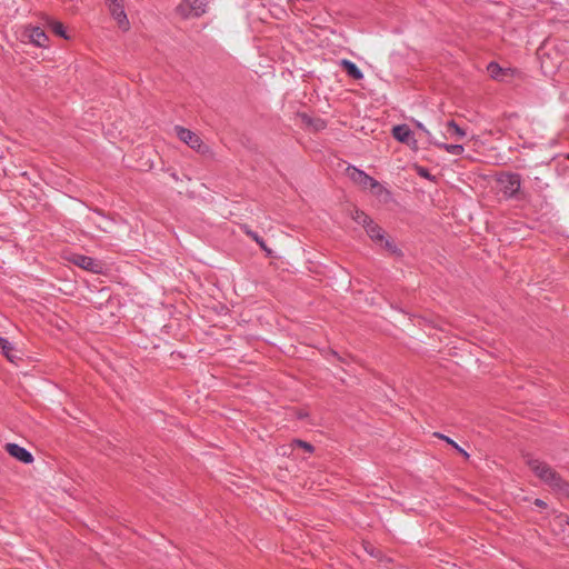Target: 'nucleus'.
Returning a JSON list of instances; mask_svg holds the SVG:
<instances>
[{
    "mask_svg": "<svg viewBox=\"0 0 569 569\" xmlns=\"http://www.w3.org/2000/svg\"><path fill=\"white\" fill-rule=\"evenodd\" d=\"M526 463L535 476L547 485L553 493L569 498V481L549 463L531 457L526 460Z\"/></svg>",
    "mask_w": 569,
    "mask_h": 569,
    "instance_id": "obj_1",
    "label": "nucleus"
},
{
    "mask_svg": "<svg viewBox=\"0 0 569 569\" xmlns=\"http://www.w3.org/2000/svg\"><path fill=\"white\" fill-rule=\"evenodd\" d=\"M174 131H176L178 138L182 142L188 144L191 149L196 150L198 153L207 154L210 152L209 147L207 144H204L202 142L201 138L193 131H191L187 128L180 127V126H177L174 128Z\"/></svg>",
    "mask_w": 569,
    "mask_h": 569,
    "instance_id": "obj_2",
    "label": "nucleus"
},
{
    "mask_svg": "<svg viewBox=\"0 0 569 569\" xmlns=\"http://www.w3.org/2000/svg\"><path fill=\"white\" fill-rule=\"evenodd\" d=\"M177 11L183 18L200 17L206 12V1L183 0L178 6Z\"/></svg>",
    "mask_w": 569,
    "mask_h": 569,
    "instance_id": "obj_3",
    "label": "nucleus"
},
{
    "mask_svg": "<svg viewBox=\"0 0 569 569\" xmlns=\"http://www.w3.org/2000/svg\"><path fill=\"white\" fill-rule=\"evenodd\" d=\"M500 189L507 197H516L520 192V177L515 173L500 172Z\"/></svg>",
    "mask_w": 569,
    "mask_h": 569,
    "instance_id": "obj_4",
    "label": "nucleus"
},
{
    "mask_svg": "<svg viewBox=\"0 0 569 569\" xmlns=\"http://www.w3.org/2000/svg\"><path fill=\"white\" fill-rule=\"evenodd\" d=\"M68 260L71 263L78 266L79 268L94 273H99L102 270V263L91 257H87L79 253H72L70 254Z\"/></svg>",
    "mask_w": 569,
    "mask_h": 569,
    "instance_id": "obj_5",
    "label": "nucleus"
},
{
    "mask_svg": "<svg viewBox=\"0 0 569 569\" xmlns=\"http://www.w3.org/2000/svg\"><path fill=\"white\" fill-rule=\"evenodd\" d=\"M348 171H349V176L351 178V180L359 184L360 187H362L363 189H368V188H379V182L377 180H375L373 178H371L370 176H368L367 173H365L363 171L361 170H358L356 168H348Z\"/></svg>",
    "mask_w": 569,
    "mask_h": 569,
    "instance_id": "obj_6",
    "label": "nucleus"
},
{
    "mask_svg": "<svg viewBox=\"0 0 569 569\" xmlns=\"http://www.w3.org/2000/svg\"><path fill=\"white\" fill-rule=\"evenodd\" d=\"M23 39H27L29 42L38 46L46 47L48 42V37L44 31L39 27H28L24 29L22 33Z\"/></svg>",
    "mask_w": 569,
    "mask_h": 569,
    "instance_id": "obj_7",
    "label": "nucleus"
},
{
    "mask_svg": "<svg viewBox=\"0 0 569 569\" xmlns=\"http://www.w3.org/2000/svg\"><path fill=\"white\" fill-rule=\"evenodd\" d=\"M523 77L520 71L511 67H501L500 66V83H505L507 86H518L522 81Z\"/></svg>",
    "mask_w": 569,
    "mask_h": 569,
    "instance_id": "obj_8",
    "label": "nucleus"
},
{
    "mask_svg": "<svg viewBox=\"0 0 569 569\" xmlns=\"http://www.w3.org/2000/svg\"><path fill=\"white\" fill-rule=\"evenodd\" d=\"M392 136L399 142L406 143L408 146H415L417 143L412 131L407 124L395 126L392 128Z\"/></svg>",
    "mask_w": 569,
    "mask_h": 569,
    "instance_id": "obj_9",
    "label": "nucleus"
},
{
    "mask_svg": "<svg viewBox=\"0 0 569 569\" xmlns=\"http://www.w3.org/2000/svg\"><path fill=\"white\" fill-rule=\"evenodd\" d=\"M6 450L10 456L14 457L21 462L30 463L33 461L32 455L17 443H7Z\"/></svg>",
    "mask_w": 569,
    "mask_h": 569,
    "instance_id": "obj_10",
    "label": "nucleus"
},
{
    "mask_svg": "<svg viewBox=\"0 0 569 569\" xmlns=\"http://www.w3.org/2000/svg\"><path fill=\"white\" fill-rule=\"evenodd\" d=\"M110 13L113 17V19L117 21L119 28L122 30L129 29V20L127 18V14L123 9L122 2L116 6L109 7Z\"/></svg>",
    "mask_w": 569,
    "mask_h": 569,
    "instance_id": "obj_11",
    "label": "nucleus"
},
{
    "mask_svg": "<svg viewBox=\"0 0 569 569\" xmlns=\"http://www.w3.org/2000/svg\"><path fill=\"white\" fill-rule=\"evenodd\" d=\"M447 136L456 141H460L466 137V130L460 128L453 120L448 121L446 124Z\"/></svg>",
    "mask_w": 569,
    "mask_h": 569,
    "instance_id": "obj_12",
    "label": "nucleus"
},
{
    "mask_svg": "<svg viewBox=\"0 0 569 569\" xmlns=\"http://www.w3.org/2000/svg\"><path fill=\"white\" fill-rule=\"evenodd\" d=\"M341 67L348 73L349 77L356 80H360L363 78V73L360 69L350 60L343 59L341 60Z\"/></svg>",
    "mask_w": 569,
    "mask_h": 569,
    "instance_id": "obj_13",
    "label": "nucleus"
},
{
    "mask_svg": "<svg viewBox=\"0 0 569 569\" xmlns=\"http://www.w3.org/2000/svg\"><path fill=\"white\" fill-rule=\"evenodd\" d=\"M367 234L376 242H382L385 232L381 227L371 221L366 228Z\"/></svg>",
    "mask_w": 569,
    "mask_h": 569,
    "instance_id": "obj_14",
    "label": "nucleus"
},
{
    "mask_svg": "<svg viewBox=\"0 0 569 569\" xmlns=\"http://www.w3.org/2000/svg\"><path fill=\"white\" fill-rule=\"evenodd\" d=\"M436 147H438L439 149H442L445 151H447L448 153H451L453 156H460L463 153V147L461 144H458V143H455V144H448V143H442V142H436V141H431Z\"/></svg>",
    "mask_w": 569,
    "mask_h": 569,
    "instance_id": "obj_15",
    "label": "nucleus"
},
{
    "mask_svg": "<svg viewBox=\"0 0 569 569\" xmlns=\"http://www.w3.org/2000/svg\"><path fill=\"white\" fill-rule=\"evenodd\" d=\"M241 229L243 232L249 236L252 240H254L262 250H264L267 253H271V250L267 247L263 239L254 231H252L248 226H242Z\"/></svg>",
    "mask_w": 569,
    "mask_h": 569,
    "instance_id": "obj_16",
    "label": "nucleus"
},
{
    "mask_svg": "<svg viewBox=\"0 0 569 569\" xmlns=\"http://www.w3.org/2000/svg\"><path fill=\"white\" fill-rule=\"evenodd\" d=\"M351 218L358 223L366 228L372 220L363 211L355 209Z\"/></svg>",
    "mask_w": 569,
    "mask_h": 569,
    "instance_id": "obj_17",
    "label": "nucleus"
},
{
    "mask_svg": "<svg viewBox=\"0 0 569 569\" xmlns=\"http://www.w3.org/2000/svg\"><path fill=\"white\" fill-rule=\"evenodd\" d=\"M378 244H380L386 251H388L392 256H401V251L398 249L392 239L385 237L383 241L379 242Z\"/></svg>",
    "mask_w": 569,
    "mask_h": 569,
    "instance_id": "obj_18",
    "label": "nucleus"
},
{
    "mask_svg": "<svg viewBox=\"0 0 569 569\" xmlns=\"http://www.w3.org/2000/svg\"><path fill=\"white\" fill-rule=\"evenodd\" d=\"M435 437L441 439V440H445L448 445H450L452 447V449H456L459 453H461L466 459L469 458V453L466 452L456 441H453L452 439H450L449 437L440 433V432H435L433 433Z\"/></svg>",
    "mask_w": 569,
    "mask_h": 569,
    "instance_id": "obj_19",
    "label": "nucleus"
},
{
    "mask_svg": "<svg viewBox=\"0 0 569 569\" xmlns=\"http://www.w3.org/2000/svg\"><path fill=\"white\" fill-rule=\"evenodd\" d=\"M92 221L94 222V224L102 231L104 232H109L110 230V227H111V221H109L108 219H106L104 217L102 216H96L94 218H92Z\"/></svg>",
    "mask_w": 569,
    "mask_h": 569,
    "instance_id": "obj_20",
    "label": "nucleus"
},
{
    "mask_svg": "<svg viewBox=\"0 0 569 569\" xmlns=\"http://www.w3.org/2000/svg\"><path fill=\"white\" fill-rule=\"evenodd\" d=\"M0 350L11 362H13L14 359L17 358V356L14 355V348L8 340L7 343L1 345Z\"/></svg>",
    "mask_w": 569,
    "mask_h": 569,
    "instance_id": "obj_21",
    "label": "nucleus"
},
{
    "mask_svg": "<svg viewBox=\"0 0 569 569\" xmlns=\"http://www.w3.org/2000/svg\"><path fill=\"white\" fill-rule=\"evenodd\" d=\"M51 30L59 37H62L64 39H69V37L66 33L64 27L59 21H51L50 22Z\"/></svg>",
    "mask_w": 569,
    "mask_h": 569,
    "instance_id": "obj_22",
    "label": "nucleus"
},
{
    "mask_svg": "<svg viewBox=\"0 0 569 569\" xmlns=\"http://www.w3.org/2000/svg\"><path fill=\"white\" fill-rule=\"evenodd\" d=\"M295 443H296L297 446H299V447L303 448V449H305L306 451H308V452H312V450H313V447H312L310 443L306 442V441H302V440H296V441H295Z\"/></svg>",
    "mask_w": 569,
    "mask_h": 569,
    "instance_id": "obj_23",
    "label": "nucleus"
},
{
    "mask_svg": "<svg viewBox=\"0 0 569 569\" xmlns=\"http://www.w3.org/2000/svg\"><path fill=\"white\" fill-rule=\"evenodd\" d=\"M488 70L491 74L492 78H496L498 76V63L496 62H491L489 66H488Z\"/></svg>",
    "mask_w": 569,
    "mask_h": 569,
    "instance_id": "obj_24",
    "label": "nucleus"
},
{
    "mask_svg": "<svg viewBox=\"0 0 569 569\" xmlns=\"http://www.w3.org/2000/svg\"><path fill=\"white\" fill-rule=\"evenodd\" d=\"M416 126H417L419 129H421V130L427 134V137L429 138V140L431 141V133H430V131H429V130H427V129L425 128V126H423L421 122H419V121H417V122H416Z\"/></svg>",
    "mask_w": 569,
    "mask_h": 569,
    "instance_id": "obj_25",
    "label": "nucleus"
},
{
    "mask_svg": "<svg viewBox=\"0 0 569 569\" xmlns=\"http://www.w3.org/2000/svg\"><path fill=\"white\" fill-rule=\"evenodd\" d=\"M533 503H535V506H537V507H539V508H542V509H546V508H547V503H546L543 500H541V499H538V498H537V499L533 501Z\"/></svg>",
    "mask_w": 569,
    "mask_h": 569,
    "instance_id": "obj_26",
    "label": "nucleus"
},
{
    "mask_svg": "<svg viewBox=\"0 0 569 569\" xmlns=\"http://www.w3.org/2000/svg\"><path fill=\"white\" fill-rule=\"evenodd\" d=\"M365 548H366V550H367L371 556H375V557H377V556H378V552H377V553L375 552V548H373L372 546H368V547L366 546Z\"/></svg>",
    "mask_w": 569,
    "mask_h": 569,
    "instance_id": "obj_27",
    "label": "nucleus"
},
{
    "mask_svg": "<svg viewBox=\"0 0 569 569\" xmlns=\"http://www.w3.org/2000/svg\"><path fill=\"white\" fill-rule=\"evenodd\" d=\"M109 7L116 6L122 2V0H107Z\"/></svg>",
    "mask_w": 569,
    "mask_h": 569,
    "instance_id": "obj_28",
    "label": "nucleus"
},
{
    "mask_svg": "<svg viewBox=\"0 0 569 569\" xmlns=\"http://www.w3.org/2000/svg\"><path fill=\"white\" fill-rule=\"evenodd\" d=\"M567 159L569 160V153L567 154Z\"/></svg>",
    "mask_w": 569,
    "mask_h": 569,
    "instance_id": "obj_29",
    "label": "nucleus"
},
{
    "mask_svg": "<svg viewBox=\"0 0 569 569\" xmlns=\"http://www.w3.org/2000/svg\"><path fill=\"white\" fill-rule=\"evenodd\" d=\"M568 525H569V521H568Z\"/></svg>",
    "mask_w": 569,
    "mask_h": 569,
    "instance_id": "obj_30",
    "label": "nucleus"
}]
</instances>
